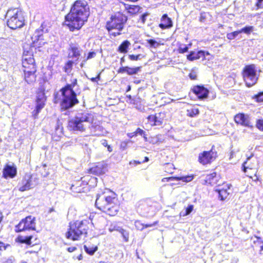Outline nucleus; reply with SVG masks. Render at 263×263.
<instances>
[{"instance_id": "10", "label": "nucleus", "mask_w": 263, "mask_h": 263, "mask_svg": "<svg viewBox=\"0 0 263 263\" xmlns=\"http://www.w3.org/2000/svg\"><path fill=\"white\" fill-rule=\"evenodd\" d=\"M33 46L27 44L24 46L22 58V67H37L33 57Z\"/></svg>"}, {"instance_id": "41", "label": "nucleus", "mask_w": 263, "mask_h": 263, "mask_svg": "<svg viewBox=\"0 0 263 263\" xmlns=\"http://www.w3.org/2000/svg\"><path fill=\"white\" fill-rule=\"evenodd\" d=\"M253 30V27L251 26H245V27L242 28L240 30H239V33H241L242 32H244L245 33H247L248 34H250L251 32H252Z\"/></svg>"}, {"instance_id": "51", "label": "nucleus", "mask_w": 263, "mask_h": 263, "mask_svg": "<svg viewBox=\"0 0 263 263\" xmlns=\"http://www.w3.org/2000/svg\"><path fill=\"white\" fill-rule=\"evenodd\" d=\"M96 55V52L95 51H90L88 53V54L84 60V62H86V61L90 59L94 58Z\"/></svg>"}, {"instance_id": "29", "label": "nucleus", "mask_w": 263, "mask_h": 263, "mask_svg": "<svg viewBox=\"0 0 263 263\" xmlns=\"http://www.w3.org/2000/svg\"><path fill=\"white\" fill-rule=\"evenodd\" d=\"M186 58L190 61H193L200 58L204 59L205 51L203 50H200L196 52L195 51H191L190 53L187 55Z\"/></svg>"}, {"instance_id": "38", "label": "nucleus", "mask_w": 263, "mask_h": 263, "mask_svg": "<svg viewBox=\"0 0 263 263\" xmlns=\"http://www.w3.org/2000/svg\"><path fill=\"white\" fill-rule=\"evenodd\" d=\"M33 238L32 235L27 236H21L20 237V240L22 243H25L28 245H30L32 244L31 239Z\"/></svg>"}, {"instance_id": "13", "label": "nucleus", "mask_w": 263, "mask_h": 263, "mask_svg": "<svg viewBox=\"0 0 263 263\" xmlns=\"http://www.w3.org/2000/svg\"><path fill=\"white\" fill-rule=\"evenodd\" d=\"M114 198H96V206L104 212H111L115 209Z\"/></svg>"}, {"instance_id": "49", "label": "nucleus", "mask_w": 263, "mask_h": 263, "mask_svg": "<svg viewBox=\"0 0 263 263\" xmlns=\"http://www.w3.org/2000/svg\"><path fill=\"white\" fill-rule=\"evenodd\" d=\"M102 144L104 146L107 148V150L109 152H111L112 151V147L108 144V142L107 140L103 139L102 140Z\"/></svg>"}, {"instance_id": "23", "label": "nucleus", "mask_w": 263, "mask_h": 263, "mask_svg": "<svg viewBox=\"0 0 263 263\" xmlns=\"http://www.w3.org/2000/svg\"><path fill=\"white\" fill-rule=\"evenodd\" d=\"M80 179L86 186L88 188V190H89L90 189L96 186L98 182L97 178L91 176L90 174L84 175Z\"/></svg>"}, {"instance_id": "31", "label": "nucleus", "mask_w": 263, "mask_h": 263, "mask_svg": "<svg viewBox=\"0 0 263 263\" xmlns=\"http://www.w3.org/2000/svg\"><path fill=\"white\" fill-rule=\"evenodd\" d=\"M74 63V61L72 60H68L64 64V65L63 67V71L67 73L71 72L72 70Z\"/></svg>"}, {"instance_id": "39", "label": "nucleus", "mask_w": 263, "mask_h": 263, "mask_svg": "<svg viewBox=\"0 0 263 263\" xmlns=\"http://www.w3.org/2000/svg\"><path fill=\"white\" fill-rule=\"evenodd\" d=\"M194 178L193 175L184 176L181 177H177L176 180H182L185 182L191 181Z\"/></svg>"}, {"instance_id": "34", "label": "nucleus", "mask_w": 263, "mask_h": 263, "mask_svg": "<svg viewBox=\"0 0 263 263\" xmlns=\"http://www.w3.org/2000/svg\"><path fill=\"white\" fill-rule=\"evenodd\" d=\"M194 205L192 204L189 205L186 208L182 210L180 213V217H185L189 215L193 210Z\"/></svg>"}, {"instance_id": "20", "label": "nucleus", "mask_w": 263, "mask_h": 263, "mask_svg": "<svg viewBox=\"0 0 263 263\" xmlns=\"http://www.w3.org/2000/svg\"><path fill=\"white\" fill-rule=\"evenodd\" d=\"M234 120L237 124L243 126L252 127L249 116L244 113H238L234 116Z\"/></svg>"}, {"instance_id": "12", "label": "nucleus", "mask_w": 263, "mask_h": 263, "mask_svg": "<svg viewBox=\"0 0 263 263\" xmlns=\"http://www.w3.org/2000/svg\"><path fill=\"white\" fill-rule=\"evenodd\" d=\"M214 146L210 151H204L199 154L198 161V162L203 165H207L211 164L217 158V152L213 151Z\"/></svg>"}, {"instance_id": "54", "label": "nucleus", "mask_w": 263, "mask_h": 263, "mask_svg": "<svg viewBox=\"0 0 263 263\" xmlns=\"http://www.w3.org/2000/svg\"><path fill=\"white\" fill-rule=\"evenodd\" d=\"M101 79V72L98 73L96 77H92L90 79V80L92 82H96L98 83V81Z\"/></svg>"}, {"instance_id": "45", "label": "nucleus", "mask_w": 263, "mask_h": 263, "mask_svg": "<svg viewBox=\"0 0 263 263\" xmlns=\"http://www.w3.org/2000/svg\"><path fill=\"white\" fill-rule=\"evenodd\" d=\"M239 33V30L235 31L228 33L227 34V37L228 40H232L234 39Z\"/></svg>"}, {"instance_id": "56", "label": "nucleus", "mask_w": 263, "mask_h": 263, "mask_svg": "<svg viewBox=\"0 0 263 263\" xmlns=\"http://www.w3.org/2000/svg\"><path fill=\"white\" fill-rule=\"evenodd\" d=\"M189 77L192 80H196L197 78V76L195 72H190L189 74Z\"/></svg>"}, {"instance_id": "22", "label": "nucleus", "mask_w": 263, "mask_h": 263, "mask_svg": "<svg viewBox=\"0 0 263 263\" xmlns=\"http://www.w3.org/2000/svg\"><path fill=\"white\" fill-rule=\"evenodd\" d=\"M68 51V57L71 59H76L77 61L81 55L82 50L78 45L71 44Z\"/></svg>"}, {"instance_id": "42", "label": "nucleus", "mask_w": 263, "mask_h": 263, "mask_svg": "<svg viewBox=\"0 0 263 263\" xmlns=\"http://www.w3.org/2000/svg\"><path fill=\"white\" fill-rule=\"evenodd\" d=\"M256 240L254 241V243H256L260 248V254H261V251H263V240L260 237H256Z\"/></svg>"}, {"instance_id": "43", "label": "nucleus", "mask_w": 263, "mask_h": 263, "mask_svg": "<svg viewBox=\"0 0 263 263\" xmlns=\"http://www.w3.org/2000/svg\"><path fill=\"white\" fill-rule=\"evenodd\" d=\"M133 136H137V134H139L141 136H143V137L145 140H147V137H146V135L145 134V132L140 128H137L136 130L133 133Z\"/></svg>"}, {"instance_id": "37", "label": "nucleus", "mask_w": 263, "mask_h": 263, "mask_svg": "<svg viewBox=\"0 0 263 263\" xmlns=\"http://www.w3.org/2000/svg\"><path fill=\"white\" fill-rule=\"evenodd\" d=\"M126 9L128 13L134 14L138 12L140 7L137 5H129Z\"/></svg>"}, {"instance_id": "2", "label": "nucleus", "mask_w": 263, "mask_h": 263, "mask_svg": "<svg viewBox=\"0 0 263 263\" xmlns=\"http://www.w3.org/2000/svg\"><path fill=\"white\" fill-rule=\"evenodd\" d=\"M70 82V83H67L60 89L62 96L60 104L62 110H68L79 103L77 96L80 92H77L78 89L76 91L74 90V87L79 86L78 79L73 78Z\"/></svg>"}, {"instance_id": "59", "label": "nucleus", "mask_w": 263, "mask_h": 263, "mask_svg": "<svg viewBox=\"0 0 263 263\" xmlns=\"http://www.w3.org/2000/svg\"><path fill=\"white\" fill-rule=\"evenodd\" d=\"M147 15L146 13H144L141 15V16L140 17V20H141L142 23H145V20H146V17L147 16Z\"/></svg>"}, {"instance_id": "32", "label": "nucleus", "mask_w": 263, "mask_h": 263, "mask_svg": "<svg viewBox=\"0 0 263 263\" xmlns=\"http://www.w3.org/2000/svg\"><path fill=\"white\" fill-rule=\"evenodd\" d=\"M157 222H155L152 224H143V223H141L140 221L137 220L135 222V226L137 230L142 231L144 228H146L150 227H153L155 226L157 224Z\"/></svg>"}, {"instance_id": "7", "label": "nucleus", "mask_w": 263, "mask_h": 263, "mask_svg": "<svg viewBox=\"0 0 263 263\" xmlns=\"http://www.w3.org/2000/svg\"><path fill=\"white\" fill-rule=\"evenodd\" d=\"M241 75L245 84L248 87H251L256 84L259 77V74L257 72V67L254 64L245 65L242 70Z\"/></svg>"}, {"instance_id": "63", "label": "nucleus", "mask_w": 263, "mask_h": 263, "mask_svg": "<svg viewBox=\"0 0 263 263\" xmlns=\"http://www.w3.org/2000/svg\"><path fill=\"white\" fill-rule=\"evenodd\" d=\"M57 96H58V95H57V93H56L55 95L54 98L53 99V103L55 104L58 103V101H59V99L58 98Z\"/></svg>"}, {"instance_id": "26", "label": "nucleus", "mask_w": 263, "mask_h": 263, "mask_svg": "<svg viewBox=\"0 0 263 263\" xmlns=\"http://www.w3.org/2000/svg\"><path fill=\"white\" fill-rule=\"evenodd\" d=\"M173 25L172 19L168 16L166 13L162 15L160 18V23L159 27L161 29H166L171 28Z\"/></svg>"}, {"instance_id": "57", "label": "nucleus", "mask_w": 263, "mask_h": 263, "mask_svg": "<svg viewBox=\"0 0 263 263\" xmlns=\"http://www.w3.org/2000/svg\"><path fill=\"white\" fill-rule=\"evenodd\" d=\"M206 16L205 12H201L200 14L199 20L200 22H204L205 21Z\"/></svg>"}, {"instance_id": "17", "label": "nucleus", "mask_w": 263, "mask_h": 263, "mask_svg": "<svg viewBox=\"0 0 263 263\" xmlns=\"http://www.w3.org/2000/svg\"><path fill=\"white\" fill-rule=\"evenodd\" d=\"M215 191L218 193L219 197H227L232 194V185L231 184L224 181L221 184L217 185V188L215 189Z\"/></svg>"}, {"instance_id": "46", "label": "nucleus", "mask_w": 263, "mask_h": 263, "mask_svg": "<svg viewBox=\"0 0 263 263\" xmlns=\"http://www.w3.org/2000/svg\"><path fill=\"white\" fill-rule=\"evenodd\" d=\"M122 228L118 226L117 224H111L109 228V231L110 232H112L114 231H118L120 232Z\"/></svg>"}, {"instance_id": "19", "label": "nucleus", "mask_w": 263, "mask_h": 263, "mask_svg": "<svg viewBox=\"0 0 263 263\" xmlns=\"http://www.w3.org/2000/svg\"><path fill=\"white\" fill-rule=\"evenodd\" d=\"M17 168L15 164H6L2 171V177L5 179H13L17 175Z\"/></svg>"}, {"instance_id": "52", "label": "nucleus", "mask_w": 263, "mask_h": 263, "mask_svg": "<svg viewBox=\"0 0 263 263\" xmlns=\"http://www.w3.org/2000/svg\"><path fill=\"white\" fill-rule=\"evenodd\" d=\"M141 54H139L137 55L129 54L128 58L132 61H138L140 59Z\"/></svg>"}, {"instance_id": "8", "label": "nucleus", "mask_w": 263, "mask_h": 263, "mask_svg": "<svg viewBox=\"0 0 263 263\" xmlns=\"http://www.w3.org/2000/svg\"><path fill=\"white\" fill-rule=\"evenodd\" d=\"M47 91L44 84L40 85L35 91V106L32 112L34 118H37L39 114L46 105L47 100V96L46 95V93Z\"/></svg>"}, {"instance_id": "21", "label": "nucleus", "mask_w": 263, "mask_h": 263, "mask_svg": "<svg viewBox=\"0 0 263 263\" xmlns=\"http://www.w3.org/2000/svg\"><path fill=\"white\" fill-rule=\"evenodd\" d=\"M32 180V176L30 174H26L23 176L21 182V185L18 190L21 192L28 191L31 188V182Z\"/></svg>"}, {"instance_id": "55", "label": "nucleus", "mask_w": 263, "mask_h": 263, "mask_svg": "<svg viewBox=\"0 0 263 263\" xmlns=\"http://www.w3.org/2000/svg\"><path fill=\"white\" fill-rule=\"evenodd\" d=\"M14 261V257L13 256H10L9 258L3 260L2 263H13Z\"/></svg>"}, {"instance_id": "1", "label": "nucleus", "mask_w": 263, "mask_h": 263, "mask_svg": "<svg viewBox=\"0 0 263 263\" xmlns=\"http://www.w3.org/2000/svg\"><path fill=\"white\" fill-rule=\"evenodd\" d=\"M89 16V7L87 2L84 0H76L65 16V25L70 31L79 30L87 21Z\"/></svg>"}, {"instance_id": "14", "label": "nucleus", "mask_w": 263, "mask_h": 263, "mask_svg": "<svg viewBox=\"0 0 263 263\" xmlns=\"http://www.w3.org/2000/svg\"><path fill=\"white\" fill-rule=\"evenodd\" d=\"M24 80L28 84H32L36 81L37 67H22Z\"/></svg>"}, {"instance_id": "48", "label": "nucleus", "mask_w": 263, "mask_h": 263, "mask_svg": "<svg viewBox=\"0 0 263 263\" xmlns=\"http://www.w3.org/2000/svg\"><path fill=\"white\" fill-rule=\"evenodd\" d=\"M256 127L260 131L263 132V119L257 120Z\"/></svg>"}, {"instance_id": "62", "label": "nucleus", "mask_w": 263, "mask_h": 263, "mask_svg": "<svg viewBox=\"0 0 263 263\" xmlns=\"http://www.w3.org/2000/svg\"><path fill=\"white\" fill-rule=\"evenodd\" d=\"M34 37L36 38V40L37 41H39L40 40H43V35H39V34H37L36 35H35Z\"/></svg>"}, {"instance_id": "24", "label": "nucleus", "mask_w": 263, "mask_h": 263, "mask_svg": "<svg viewBox=\"0 0 263 263\" xmlns=\"http://www.w3.org/2000/svg\"><path fill=\"white\" fill-rule=\"evenodd\" d=\"M71 190L76 193H84L88 191V188L80 179L76 180L71 185Z\"/></svg>"}, {"instance_id": "6", "label": "nucleus", "mask_w": 263, "mask_h": 263, "mask_svg": "<svg viewBox=\"0 0 263 263\" xmlns=\"http://www.w3.org/2000/svg\"><path fill=\"white\" fill-rule=\"evenodd\" d=\"M87 224V220L76 221L73 224L70 223L69 230L66 233V238L71 239L72 240H77L83 235L86 237L88 229Z\"/></svg>"}, {"instance_id": "11", "label": "nucleus", "mask_w": 263, "mask_h": 263, "mask_svg": "<svg viewBox=\"0 0 263 263\" xmlns=\"http://www.w3.org/2000/svg\"><path fill=\"white\" fill-rule=\"evenodd\" d=\"M35 218L31 216H28L22 219L16 226L15 231L17 232L27 230H35Z\"/></svg>"}, {"instance_id": "61", "label": "nucleus", "mask_w": 263, "mask_h": 263, "mask_svg": "<svg viewBox=\"0 0 263 263\" xmlns=\"http://www.w3.org/2000/svg\"><path fill=\"white\" fill-rule=\"evenodd\" d=\"M6 249V246L4 243L0 242V251L4 250Z\"/></svg>"}, {"instance_id": "5", "label": "nucleus", "mask_w": 263, "mask_h": 263, "mask_svg": "<svg viewBox=\"0 0 263 263\" xmlns=\"http://www.w3.org/2000/svg\"><path fill=\"white\" fill-rule=\"evenodd\" d=\"M94 121V116L91 113H82L81 117H74L70 119L67 123L68 129L71 132L82 133L86 129L84 122L92 123Z\"/></svg>"}, {"instance_id": "3", "label": "nucleus", "mask_w": 263, "mask_h": 263, "mask_svg": "<svg viewBox=\"0 0 263 263\" xmlns=\"http://www.w3.org/2000/svg\"><path fill=\"white\" fill-rule=\"evenodd\" d=\"M127 20V16L120 11L110 15L105 25L109 36L112 38L121 35Z\"/></svg>"}, {"instance_id": "25", "label": "nucleus", "mask_w": 263, "mask_h": 263, "mask_svg": "<svg viewBox=\"0 0 263 263\" xmlns=\"http://www.w3.org/2000/svg\"><path fill=\"white\" fill-rule=\"evenodd\" d=\"M141 67H129L127 66H121L117 71L118 73H126L128 75H134L137 74L141 69Z\"/></svg>"}, {"instance_id": "64", "label": "nucleus", "mask_w": 263, "mask_h": 263, "mask_svg": "<svg viewBox=\"0 0 263 263\" xmlns=\"http://www.w3.org/2000/svg\"><path fill=\"white\" fill-rule=\"evenodd\" d=\"M148 160H149V158L147 157H145L144 160H143L142 162V163L146 162H147Z\"/></svg>"}, {"instance_id": "16", "label": "nucleus", "mask_w": 263, "mask_h": 263, "mask_svg": "<svg viewBox=\"0 0 263 263\" xmlns=\"http://www.w3.org/2000/svg\"><path fill=\"white\" fill-rule=\"evenodd\" d=\"M107 171V164L103 162H99L88 168L87 173L96 176H101L104 174Z\"/></svg>"}, {"instance_id": "9", "label": "nucleus", "mask_w": 263, "mask_h": 263, "mask_svg": "<svg viewBox=\"0 0 263 263\" xmlns=\"http://www.w3.org/2000/svg\"><path fill=\"white\" fill-rule=\"evenodd\" d=\"M171 108H165L158 113L149 115L147 117L148 123L152 126H160L165 124L172 116Z\"/></svg>"}, {"instance_id": "58", "label": "nucleus", "mask_w": 263, "mask_h": 263, "mask_svg": "<svg viewBox=\"0 0 263 263\" xmlns=\"http://www.w3.org/2000/svg\"><path fill=\"white\" fill-rule=\"evenodd\" d=\"M177 177L173 176V177H166L162 179V181H163L164 179H165L166 181H170V180H176Z\"/></svg>"}, {"instance_id": "60", "label": "nucleus", "mask_w": 263, "mask_h": 263, "mask_svg": "<svg viewBox=\"0 0 263 263\" xmlns=\"http://www.w3.org/2000/svg\"><path fill=\"white\" fill-rule=\"evenodd\" d=\"M76 249H77L76 247H71L68 248L67 249V250L69 252H72L74 251Z\"/></svg>"}, {"instance_id": "18", "label": "nucleus", "mask_w": 263, "mask_h": 263, "mask_svg": "<svg viewBox=\"0 0 263 263\" xmlns=\"http://www.w3.org/2000/svg\"><path fill=\"white\" fill-rule=\"evenodd\" d=\"M221 179V174L216 172L214 170H212L210 173L206 174L204 180V184L212 186L214 185H218L219 180Z\"/></svg>"}, {"instance_id": "33", "label": "nucleus", "mask_w": 263, "mask_h": 263, "mask_svg": "<svg viewBox=\"0 0 263 263\" xmlns=\"http://www.w3.org/2000/svg\"><path fill=\"white\" fill-rule=\"evenodd\" d=\"M163 170L166 174H172L174 173L175 167L173 163H167L163 165Z\"/></svg>"}, {"instance_id": "27", "label": "nucleus", "mask_w": 263, "mask_h": 263, "mask_svg": "<svg viewBox=\"0 0 263 263\" xmlns=\"http://www.w3.org/2000/svg\"><path fill=\"white\" fill-rule=\"evenodd\" d=\"M242 171L246 174L247 176L251 178L253 180L256 181L258 180V178L256 175L257 168L242 165Z\"/></svg>"}, {"instance_id": "36", "label": "nucleus", "mask_w": 263, "mask_h": 263, "mask_svg": "<svg viewBox=\"0 0 263 263\" xmlns=\"http://www.w3.org/2000/svg\"><path fill=\"white\" fill-rule=\"evenodd\" d=\"M85 251L89 255H92L98 250V247L84 246Z\"/></svg>"}, {"instance_id": "4", "label": "nucleus", "mask_w": 263, "mask_h": 263, "mask_svg": "<svg viewBox=\"0 0 263 263\" xmlns=\"http://www.w3.org/2000/svg\"><path fill=\"white\" fill-rule=\"evenodd\" d=\"M7 26L11 29H16L23 27L25 19L23 11L18 8H10L6 14Z\"/></svg>"}, {"instance_id": "44", "label": "nucleus", "mask_w": 263, "mask_h": 263, "mask_svg": "<svg viewBox=\"0 0 263 263\" xmlns=\"http://www.w3.org/2000/svg\"><path fill=\"white\" fill-rule=\"evenodd\" d=\"M253 99H254L257 102H263V91L255 95L253 97Z\"/></svg>"}, {"instance_id": "30", "label": "nucleus", "mask_w": 263, "mask_h": 263, "mask_svg": "<svg viewBox=\"0 0 263 263\" xmlns=\"http://www.w3.org/2000/svg\"><path fill=\"white\" fill-rule=\"evenodd\" d=\"M130 46V42L128 40H124L119 46L117 51L119 53H126Z\"/></svg>"}, {"instance_id": "28", "label": "nucleus", "mask_w": 263, "mask_h": 263, "mask_svg": "<svg viewBox=\"0 0 263 263\" xmlns=\"http://www.w3.org/2000/svg\"><path fill=\"white\" fill-rule=\"evenodd\" d=\"M258 161L257 157L254 156L253 153H251L249 156H247L246 160L242 163V165L247 166L254 168H257Z\"/></svg>"}, {"instance_id": "40", "label": "nucleus", "mask_w": 263, "mask_h": 263, "mask_svg": "<svg viewBox=\"0 0 263 263\" xmlns=\"http://www.w3.org/2000/svg\"><path fill=\"white\" fill-rule=\"evenodd\" d=\"M146 42L149 44L150 47L156 48L160 45V44L154 39H148L146 40Z\"/></svg>"}, {"instance_id": "35", "label": "nucleus", "mask_w": 263, "mask_h": 263, "mask_svg": "<svg viewBox=\"0 0 263 263\" xmlns=\"http://www.w3.org/2000/svg\"><path fill=\"white\" fill-rule=\"evenodd\" d=\"M199 114L198 108L192 107L187 110V115L190 117H194Z\"/></svg>"}, {"instance_id": "47", "label": "nucleus", "mask_w": 263, "mask_h": 263, "mask_svg": "<svg viewBox=\"0 0 263 263\" xmlns=\"http://www.w3.org/2000/svg\"><path fill=\"white\" fill-rule=\"evenodd\" d=\"M119 233L122 235L125 241L127 242L128 241L129 233L128 231L122 228Z\"/></svg>"}, {"instance_id": "15", "label": "nucleus", "mask_w": 263, "mask_h": 263, "mask_svg": "<svg viewBox=\"0 0 263 263\" xmlns=\"http://www.w3.org/2000/svg\"><path fill=\"white\" fill-rule=\"evenodd\" d=\"M190 91L199 100L206 99L210 92L209 90L203 85H194L191 87Z\"/></svg>"}, {"instance_id": "53", "label": "nucleus", "mask_w": 263, "mask_h": 263, "mask_svg": "<svg viewBox=\"0 0 263 263\" xmlns=\"http://www.w3.org/2000/svg\"><path fill=\"white\" fill-rule=\"evenodd\" d=\"M189 50V47L186 45L184 47H179L177 49V51L179 53H184L186 52Z\"/></svg>"}, {"instance_id": "50", "label": "nucleus", "mask_w": 263, "mask_h": 263, "mask_svg": "<svg viewBox=\"0 0 263 263\" xmlns=\"http://www.w3.org/2000/svg\"><path fill=\"white\" fill-rule=\"evenodd\" d=\"M255 6L256 10L263 8V0H256Z\"/></svg>"}]
</instances>
